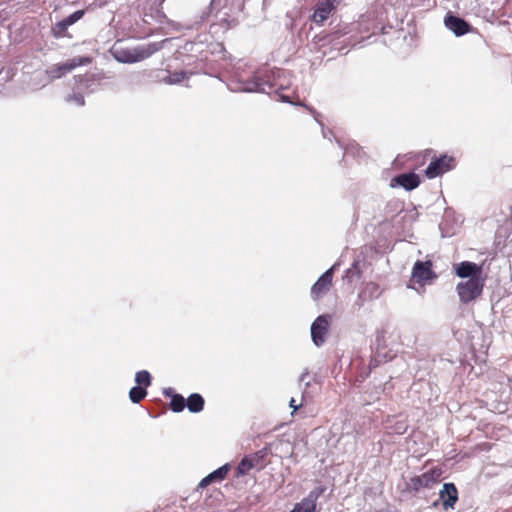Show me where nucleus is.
Instances as JSON below:
<instances>
[{"instance_id":"nucleus-1","label":"nucleus","mask_w":512,"mask_h":512,"mask_svg":"<svg viewBox=\"0 0 512 512\" xmlns=\"http://www.w3.org/2000/svg\"><path fill=\"white\" fill-rule=\"evenodd\" d=\"M161 48L159 43H149L132 49L117 51L115 58L121 63H136L153 55Z\"/></svg>"},{"instance_id":"nucleus-2","label":"nucleus","mask_w":512,"mask_h":512,"mask_svg":"<svg viewBox=\"0 0 512 512\" xmlns=\"http://www.w3.org/2000/svg\"><path fill=\"white\" fill-rule=\"evenodd\" d=\"M437 277L431 260H417L412 268L408 287L414 288V285L418 284L423 288L426 284H431Z\"/></svg>"},{"instance_id":"nucleus-3","label":"nucleus","mask_w":512,"mask_h":512,"mask_svg":"<svg viewBox=\"0 0 512 512\" xmlns=\"http://www.w3.org/2000/svg\"><path fill=\"white\" fill-rule=\"evenodd\" d=\"M485 278L472 277L465 282H460L456 286L459 299L462 303L467 304L477 299L483 292Z\"/></svg>"},{"instance_id":"nucleus-4","label":"nucleus","mask_w":512,"mask_h":512,"mask_svg":"<svg viewBox=\"0 0 512 512\" xmlns=\"http://www.w3.org/2000/svg\"><path fill=\"white\" fill-rule=\"evenodd\" d=\"M456 165L455 158L449 155H441L435 157L431 155V162L425 170V176L429 179L436 178L442 174L452 170Z\"/></svg>"},{"instance_id":"nucleus-5","label":"nucleus","mask_w":512,"mask_h":512,"mask_svg":"<svg viewBox=\"0 0 512 512\" xmlns=\"http://www.w3.org/2000/svg\"><path fill=\"white\" fill-rule=\"evenodd\" d=\"M442 473L441 468L433 467L419 476L412 477L410 479V486L415 492H419L422 489H430L440 481Z\"/></svg>"},{"instance_id":"nucleus-6","label":"nucleus","mask_w":512,"mask_h":512,"mask_svg":"<svg viewBox=\"0 0 512 512\" xmlns=\"http://www.w3.org/2000/svg\"><path fill=\"white\" fill-rule=\"evenodd\" d=\"M342 0H318L311 16V21L321 26L335 13Z\"/></svg>"},{"instance_id":"nucleus-7","label":"nucleus","mask_w":512,"mask_h":512,"mask_svg":"<svg viewBox=\"0 0 512 512\" xmlns=\"http://www.w3.org/2000/svg\"><path fill=\"white\" fill-rule=\"evenodd\" d=\"M91 61L92 59L90 57H75L66 61L65 63L52 66L49 70H47V73L53 79L60 78L63 75L71 72L76 67L87 65L91 63Z\"/></svg>"},{"instance_id":"nucleus-8","label":"nucleus","mask_w":512,"mask_h":512,"mask_svg":"<svg viewBox=\"0 0 512 512\" xmlns=\"http://www.w3.org/2000/svg\"><path fill=\"white\" fill-rule=\"evenodd\" d=\"M331 316L328 314L320 315L311 326V337L316 346H321L325 342V337L330 326Z\"/></svg>"},{"instance_id":"nucleus-9","label":"nucleus","mask_w":512,"mask_h":512,"mask_svg":"<svg viewBox=\"0 0 512 512\" xmlns=\"http://www.w3.org/2000/svg\"><path fill=\"white\" fill-rule=\"evenodd\" d=\"M334 266L325 271L311 288V297L319 300L333 285Z\"/></svg>"},{"instance_id":"nucleus-10","label":"nucleus","mask_w":512,"mask_h":512,"mask_svg":"<svg viewBox=\"0 0 512 512\" xmlns=\"http://www.w3.org/2000/svg\"><path fill=\"white\" fill-rule=\"evenodd\" d=\"M444 23L456 36H463L473 30L467 21L450 13L445 16Z\"/></svg>"},{"instance_id":"nucleus-11","label":"nucleus","mask_w":512,"mask_h":512,"mask_svg":"<svg viewBox=\"0 0 512 512\" xmlns=\"http://www.w3.org/2000/svg\"><path fill=\"white\" fill-rule=\"evenodd\" d=\"M445 510L454 509L458 501V490L454 483H445L439 492Z\"/></svg>"},{"instance_id":"nucleus-12","label":"nucleus","mask_w":512,"mask_h":512,"mask_svg":"<svg viewBox=\"0 0 512 512\" xmlns=\"http://www.w3.org/2000/svg\"><path fill=\"white\" fill-rule=\"evenodd\" d=\"M455 272L460 278L481 277L482 266L474 262L463 261L455 266Z\"/></svg>"},{"instance_id":"nucleus-13","label":"nucleus","mask_w":512,"mask_h":512,"mask_svg":"<svg viewBox=\"0 0 512 512\" xmlns=\"http://www.w3.org/2000/svg\"><path fill=\"white\" fill-rule=\"evenodd\" d=\"M394 183L403 187L407 191H411L417 188L420 184V178L414 172L411 173H403L397 175L392 179L391 186H394Z\"/></svg>"},{"instance_id":"nucleus-14","label":"nucleus","mask_w":512,"mask_h":512,"mask_svg":"<svg viewBox=\"0 0 512 512\" xmlns=\"http://www.w3.org/2000/svg\"><path fill=\"white\" fill-rule=\"evenodd\" d=\"M229 471H230L229 464H225V465L221 466L220 468L216 469L215 471H213L212 473H210L209 475L204 477L200 481L199 487L205 488L208 485H210L212 482L224 480L227 477Z\"/></svg>"},{"instance_id":"nucleus-15","label":"nucleus","mask_w":512,"mask_h":512,"mask_svg":"<svg viewBox=\"0 0 512 512\" xmlns=\"http://www.w3.org/2000/svg\"><path fill=\"white\" fill-rule=\"evenodd\" d=\"M324 492V488H319L317 491H312L308 497L304 498L297 506L302 512H315L316 500Z\"/></svg>"},{"instance_id":"nucleus-16","label":"nucleus","mask_w":512,"mask_h":512,"mask_svg":"<svg viewBox=\"0 0 512 512\" xmlns=\"http://www.w3.org/2000/svg\"><path fill=\"white\" fill-rule=\"evenodd\" d=\"M165 395L171 397L170 409L173 412L179 413L184 410L186 406V400L182 395L173 393L172 389L166 390Z\"/></svg>"},{"instance_id":"nucleus-17","label":"nucleus","mask_w":512,"mask_h":512,"mask_svg":"<svg viewBox=\"0 0 512 512\" xmlns=\"http://www.w3.org/2000/svg\"><path fill=\"white\" fill-rule=\"evenodd\" d=\"M204 398L198 394H191L186 400V406L191 413H199L204 409Z\"/></svg>"},{"instance_id":"nucleus-18","label":"nucleus","mask_w":512,"mask_h":512,"mask_svg":"<svg viewBox=\"0 0 512 512\" xmlns=\"http://www.w3.org/2000/svg\"><path fill=\"white\" fill-rule=\"evenodd\" d=\"M432 154H433V150L426 149L419 153H409L406 156H408V160H411L414 162L415 168H418V167L424 165L428 159H431Z\"/></svg>"},{"instance_id":"nucleus-19","label":"nucleus","mask_w":512,"mask_h":512,"mask_svg":"<svg viewBox=\"0 0 512 512\" xmlns=\"http://www.w3.org/2000/svg\"><path fill=\"white\" fill-rule=\"evenodd\" d=\"M147 396L144 387L134 386L129 391V398L133 403H140Z\"/></svg>"},{"instance_id":"nucleus-20","label":"nucleus","mask_w":512,"mask_h":512,"mask_svg":"<svg viewBox=\"0 0 512 512\" xmlns=\"http://www.w3.org/2000/svg\"><path fill=\"white\" fill-rule=\"evenodd\" d=\"M151 380V375L146 370L138 371L135 375L137 386L144 387L145 389L151 385Z\"/></svg>"},{"instance_id":"nucleus-21","label":"nucleus","mask_w":512,"mask_h":512,"mask_svg":"<svg viewBox=\"0 0 512 512\" xmlns=\"http://www.w3.org/2000/svg\"><path fill=\"white\" fill-rule=\"evenodd\" d=\"M254 467L253 461L244 457L237 466V476H243L248 474V472Z\"/></svg>"},{"instance_id":"nucleus-22","label":"nucleus","mask_w":512,"mask_h":512,"mask_svg":"<svg viewBox=\"0 0 512 512\" xmlns=\"http://www.w3.org/2000/svg\"><path fill=\"white\" fill-rule=\"evenodd\" d=\"M84 16V10H77L63 19V26H71Z\"/></svg>"},{"instance_id":"nucleus-23","label":"nucleus","mask_w":512,"mask_h":512,"mask_svg":"<svg viewBox=\"0 0 512 512\" xmlns=\"http://www.w3.org/2000/svg\"><path fill=\"white\" fill-rule=\"evenodd\" d=\"M389 428L392 430V432L402 435L407 431L408 425L405 420H398L393 426H390Z\"/></svg>"},{"instance_id":"nucleus-24","label":"nucleus","mask_w":512,"mask_h":512,"mask_svg":"<svg viewBox=\"0 0 512 512\" xmlns=\"http://www.w3.org/2000/svg\"><path fill=\"white\" fill-rule=\"evenodd\" d=\"M185 76V72H174L167 77L166 81L170 84L180 83L185 78Z\"/></svg>"},{"instance_id":"nucleus-25","label":"nucleus","mask_w":512,"mask_h":512,"mask_svg":"<svg viewBox=\"0 0 512 512\" xmlns=\"http://www.w3.org/2000/svg\"><path fill=\"white\" fill-rule=\"evenodd\" d=\"M383 348L380 347V345L376 348V354L378 357H382L385 361L392 360L395 357V354L392 353V351L389 352H383Z\"/></svg>"},{"instance_id":"nucleus-26","label":"nucleus","mask_w":512,"mask_h":512,"mask_svg":"<svg viewBox=\"0 0 512 512\" xmlns=\"http://www.w3.org/2000/svg\"><path fill=\"white\" fill-rule=\"evenodd\" d=\"M68 27H69V26H63V20H62V21H60V22H58V23L56 24V29H57V31L55 32V35H56L57 37H62V36H64V35H65L66 30L68 29Z\"/></svg>"},{"instance_id":"nucleus-27","label":"nucleus","mask_w":512,"mask_h":512,"mask_svg":"<svg viewBox=\"0 0 512 512\" xmlns=\"http://www.w3.org/2000/svg\"><path fill=\"white\" fill-rule=\"evenodd\" d=\"M289 406L293 409V412H292V414H293L302 406V404L297 405L295 399L291 398V400L289 402Z\"/></svg>"},{"instance_id":"nucleus-28","label":"nucleus","mask_w":512,"mask_h":512,"mask_svg":"<svg viewBox=\"0 0 512 512\" xmlns=\"http://www.w3.org/2000/svg\"><path fill=\"white\" fill-rule=\"evenodd\" d=\"M348 32L349 31H347V30H343V31L342 30H338V31L333 32L332 35L334 36V38H338L341 35L347 34Z\"/></svg>"},{"instance_id":"nucleus-29","label":"nucleus","mask_w":512,"mask_h":512,"mask_svg":"<svg viewBox=\"0 0 512 512\" xmlns=\"http://www.w3.org/2000/svg\"><path fill=\"white\" fill-rule=\"evenodd\" d=\"M268 86H269V88H270V89H274V90H278V89H280V88H283V85H282V84H279V85H278L276 82H274V83H270Z\"/></svg>"},{"instance_id":"nucleus-30","label":"nucleus","mask_w":512,"mask_h":512,"mask_svg":"<svg viewBox=\"0 0 512 512\" xmlns=\"http://www.w3.org/2000/svg\"><path fill=\"white\" fill-rule=\"evenodd\" d=\"M291 512H302L300 508L296 505Z\"/></svg>"},{"instance_id":"nucleus-31","label":"nucleus","mask_w":512,"mask_h":512,"mask_svg":"<svg viewBox=\"0 0 512 512\" xmlns=\"http://www.w3.org/2000/svg\"><path fill=\"white\" fill-rule=\"evenodd\" d=\"M257 86H258V90H260V91H265V88H264V87H262V86H261V84H257Z\"/></svg>"},{"instance_id":"nucleus-32","label":"nucleus","mask_w":512,"mask_h":512,"mask_svg":"<svg viewBox=\"0 0 512 512\" xmlns=\"http://www.w3.org/2000/svg\"><path fill=\"white\" fill-rule=\"evenodd\" d=\"M80 100H81V104H83V103H84V100H83V97H82V96L80 97Z\"/></svg>"}]
</instances>
